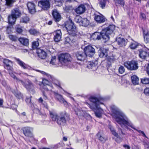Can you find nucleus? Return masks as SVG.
I'll use <instances>...</instances> for the list:
<instances>
[{"label": "nucleus", "mask_w": 149, "mask_h": 149, "mask_svg": "<svg viewBox=\"0 0 149 149\" xmlns=\"http://www.w3.org/2000/svg\"><path fill=\"white\" fill-rule=\"evenodd\" d=\"M115 117L116 121L122 127H125L128 128L127 126L130 127L131 128L136 130L139 133H141L143 136L148 138L143 131L137 130L133 127L132 124L122 112L119 111H116L115 113Z\"/></svg>", "instance_id": "1"}, {"label": "nucleus", "mask_w": 149, "mask_h": 149, "mask_svg": "<svg viewBox=\"0 0 149 149\" xmlns=\"http://www.w3.org/2000/svg\"><path fill=\"white\" fill-rule=\"evenodd\" d=\"M51 118L53 121H56L57 124L60 126L65 125L66 122L69 119V116L65 111L60 112L59 114L49 111Z\"/></svg>", "instance_id": "2"}, {"label": "nucleus", "mask_w": 149, "mask_h": 149, "mask_svg": "<svg viewBox=\"0 0 149 149\" xmlns=\"http://www.w3.org/2000/svg\"><path fill=\"white\" fill-rule=\"evenodd\" d=\"M115 29V26L110 25L108 27L102 29L100 32L101 38L104 40L105 42L109 40L110 36L113 33Z\"/></svg>", "instance_id": "3"}, {"label": "nucleus", "mask_w": 149, "mask_h": 149, "mask_svg": "<svg viewBox=\"0 0 149 149\" xmlns=\"http://www.w3.org/2000/svg\"><path fill=\"white\" fill-rule=\"evenodd\" d=\"M58 60L59 66H68L71 63L72 58L70 54L65 53H62L58 56Z\"/></svg>", "instance_id": "4"}, {"label": "nucleus", "mask_w": 149, "mask_h": 149, "mask_svg": "<svg viewBox=\"0 0 149 149\" xmlns=\"http://www.w3.org/2000/svg\"><path fill=\"white\" fill-rule=\"evenodd\" d=\"M65 26L69 35L72 36H75L77 35L78 33L77 28L71 19H69L68 21L65 23Z\"/></svg>", "instance_id": "5"}, {"label": "nucleus", "mask_w": 149, "mask_h": 149, "mask_svg": "<svg viewBox=\"0 0 149 149\" xmlns=\"http://www.w3.org/2000/svg\"><path fill=\"white\" fill-rule=\"evenodd\" d=\"M90 101L92 103L91 104H88L86 102V104L88 105V107L91 109H95L97 107H100V105L103 104L101 103L99 99L97 97H91L89 98Z\"/></svg>", "instance_id": "6"}, {"label": "nucleus", "mask_w": 149, "mask_h": 149, "mask_svg": "<svg viewBox=\"0 0 149 149\" xmlns=\"http://www.w3.org/2000/svg\"><path fill=\"white\" fill-rule=\"evenodd\" d=\"M26 89L32 94L35 93L34 86L33 84L29 79H28L24 82L22 80H19Z\"/></svg>", "instance_id": "7"}, {"label": "nucleus", "mask_w": 149, "mask_h": 149, "mask_svg": "<svg viewBox=\"0 0 149 149\" xmlns=\"http://www.w3.org/2000/svg\"><path fill=\"white\" fill-rule=\"evenodd\" d=\"M124 65L131 70H136L139 67L137 62L134 60L125 62Z\"/></svg>", "instance_id": "8"}, {"label": "nucleus", "mask_w": 149, "mask_h": 149, "mask_svg": "<svg viewBox=\"0 0 149 149\" xmlns=\"http://www.w3.org/2000/svg\"><path fill=\"white\" fill-rule=\"evenodd\" d=\"M38 5L42 9L46 10L50 7V2L49 0H43L39 2Z\"/></svg>", "instance_id": "9"}, {"label": "nucleus", "mask_w": 149, "mask_h": 149, "mask_svg": "<svg viewBox=\"0 0 149 149\" xmlns=\"http://www.w3.org/2000/svg\"><path fill=\"white\" fill-rule=\"evenodd\" d=\"M84 51L87 56L92 57L95 53V49L92 46L88 45L85 47Z\"/></svg>", "instance_id": "10"}, {"label": "nucleus", "mask_w": 149, "mask_h": 149, "mask_svg": "<svg viewBox=\"0 0 149 149\" xmlns=\"http://www.w3.org/2000/svg\"><path fill=\"white\" fill-rule=\"evenodd\" d=\"M22 130L24 134L26 136L30 138L33 137V128L26 127H23Z\"/></svg>", "instance_id": "11"}, {"label": "nucleus", "mask_w": 149, "mask_h": 149, "mask_svg": "<svg viewBox=\"0 0 149 149\" xmlns=\"http://www.w3.org/2000/svg\"><path fill=\"white\" fill-rule=\"evenodd\" d=\"M117 59V57L115 54L108 56L106 59V66L107 68L111 66V63L114 62Z\"/></svg>", "instance_id": "12"}, {"label": "nucleus", "mask_w": 149, "mask_h": 149, "mask_svg": "<svg viewBox=\"0 0 149 149\" xmlns=\"http://www.w3.org/2000/svg\"><path fill=\"white\" fill-rule=\"evenodd\" d=\"M109 49H107L101 48L98 52L99 56L100 58L107 57L108 55Z\"/></svg>", "instance_id": "13"}, {"label": "nucleus", "mask_w": 149, "mask_h": 149, "mask_svg": "<svg viewBox=\"0 0 149 149\" xmlns=\"http://www.w3.org/2000/svg\"><path fill=\"white\" fill-rule=\"evenodd\" d=\"M36 52L38 56L42 59H45L47 57L46 52L42 49H38L36 50Z\"/></svg>", "instance_id": "14"}, {"label": "nucleus", "mask_w": 149, "mask_h": 149, "mask_svg": "<svg viewBox=\"0 0 149 149\" xmlns=\"http://www.w3.org/2000/svg\"><path fill=\"white\" fill-rule=\"evenodd\" d=\"M76 56L78 60L83 61L86 59L87 56L85 52L84 53L81 52H77L76 53Z\"/></svg>", "instance_id": "15"}, {"label": "nucleus", "mask_w": 149, "mask_h": 149, "mask_svg": "<svg viewBox=\"0 0 149 149\" xmlns=\"http://www.w3.org/2000/svg\"><path fill=\"white\" fill-rule=\"evenodd\" d=\"M54 40L55 42L59 41L61 38V31L59 30L54 31L53 33Z\"/></svg>", "instance_id": "16"}, {"label": "nucleus", "mask_w": 149, "mask_h": 149, "mask_svg": "<svg viewBox=\"0 0 149 149\" xmlns=\"http://www.w3.org/2000/svg\"><path fill=\"white\" fill-rule=\"evenodd\" d=\"M54 19L55 22H59L61 19V15L57 10L55 9L52 12Z\"/></svg>", "instance_id": "17"}, {"label": "nucleus", "mask_w": 149, "mask_h": 149, "mask_svg": "<svg viewBox=\"0 0 149 149\" xmlns=\"http://www.w3.org/2000/svg\"><path fill=\"white\" fill-rule=\"evenodd\" d=\"M94 19L96 22L99 23H103L106 20L104 17L101 14L100 15H95Z\"/></svg>", "instance_id": "18"}, {"label": "nucleus", "mask_w": 149, "mask_h": 149, "mask_svg": "<svg viewBox=\"0 0 149 149\" xmlns=\"http://www.w3.org/2000/svg\"><path fill=\"white\" fill-rule=\"evenodd\" d=\"M52 78L53 79V81H51V82H52L56 86L60 87V82L57 80H55V79L53 77ZM49 81H50L49 80V81L47 79H44L42 80V83L44 85H49Z\"/></svg>", "instance_id": "19"}, {"label": "nucleus", "mask_w": 149, "mask_h": 149, "mask_svg": "<svg viewBox=\"0 0 149 149\" xmlns=\"http://www.w3.org/2000/svg\"><path fill=\"white\" fill-rule=\"evenodd\" d=\"M127 40L124 38L118 37L116 38V42L121 47L125 46L127 43Z\"/></svg>", "instance_id": "20"}, {"label": "nucleus", "mask_w": 149, "mask_h": 149, "mask_svg": "<svg viewBox=\"0 0 149 149\" xmlns=\"http://www.w3.org/2000/svg\"><path fill=\"white\" fill-rule=\"evenodd\" d=\"M27 7L30 13L33 14L36 12L34 4L31 2H29L27 4Z\"/></svg>", "instance_id": "21"}, {"label": "nucleus", "mask_w": 149, "mask_h": 149, "mask_svg": "<svg viewBox=\"0 0 149 149\" xmlns=\"http://www.w3.org/2000/svg\"><path fill=\"white\" fill-rule=\"evenodd\" d=\"M144 41L146 44L149 43V31L147 29H143Z\"/></svg>", "instance_id": "22"}, {"label": "nucleus", "mask_w": 149, "mask_h": 149, "mask_svg": "<svg viewBox=\"0 0 149 149\" xmlns=\"http://www.w3.org/2000/svg\"><path fill=\"white\" fill-rule=\"evenodd\" d=\"M91 39L93 40H99L101 38L100 32H96L92 34L91 36Z\"/></svg>", "instance_id": "23"}, {"label": "nucleus", "mask_w": 149, "mask_h": 149, "mask_svg": "<svg viewBox=\"0 0 149 149\" xmlns=\"http://www.w3.org/2000/svg\"><path fill=\"white\" fill-rule=\"evenodd\" d=\"M85 6L83 5H81L75 9V11L77 14H81L85 12Z\"/></svg>", "instance_id": "24"}, {"label": "nucleus", "mask_w": 149, "mask_h": 149, "mask_svg": "<svg viewBox=\"0 0 149 149\" xmlns=\"http://www.w3.org/2000/svg\"><path fill=\"white\" fill-rule=\"evenodd\" d=\"M87 67L89 69H91L93 71H95L97 69L98 66L95 63L90 61L88 63Z\"/></svg>", "instance_id": "25"}, {"label": "nucleus", "mask_w": 149, "mask_h": 149, "mask_svg": "<svg viewBox=\"0 0 149 149\" xmlns=\"http://www.w3.org/2000/svg\"><path fill=\"white\" fill-rule=\"evenodd\" d=\"M95 112V116L98 118H100L101 117L102 113L103 112V110L100 107H98L95 109H91Z\"/></svg>", "instance_id": "26"}, {"label": "nucleus", "mask_w": 149, "mask_h": 149, "mask_svg": "<svg viewBox=\"0 0 149 149\" xmlns=\"http://www.w3.org/2000/svg\"><path fill=\"white\" fill-rule=\"evenodd\" d=\"M18 40L24 46H28L29 45V40L27 38H20L18 39Z\"/></svg>", "instance_id": "27"}, {"label": "nucleus", "mask_w": 149, "mask_h": 149, "mask_svg": "<svg viewBox=\"0 0 149 149\" xmlns=\"http://www.w3.org/2000/svg\"><path fill=\"white\" fill-rule=\"evenodd\" d=\"M54 93L55 97L60 102L63 103H67L64 100L61 95H60L55 92H54Z\"/></svg>", "instance_id": "28"}, {"label": "nucleus", "mask_w": 149, "mask_h": 149, "mask_svg": "<svg viewBox=\"0 0 149 149\" xmlns=\"http://www.w3.org/2000/svg\"><path fill=\"white\" fill-rule=\"evenodd\" d=\"M11 14L13 16L15 17L16 18L19 17L21 15L19 10L16 8L12 11Z\"/></svg>", "instance_id": "29"}, {"label": "nucleus", "mask_w": 149, "mask_h": 149, "mask_svg": "<svg viewBox=\"0 0 149 149\" xmlns=\"http://www.w3.org/2000/svg\"><path fill=\"white\" fill-rule=\"evenodd\" d=\"M75 40L74 39L73 37L70 36L67 37L65 39V44L69 43L71 44L75 42Z\"/></svg>", "instance_id": "30"}, {"label": "nucleus", "mask_w": 149, "mask_h": 149, "mask_svg": "<svg viewBox=\"0 0 149 149\" xmlns=\"http://www.w3.org/2000/svg\"><path fill=\"white\" fill-rule=\"evenodd\" d=\"M139 51V56L141 58H145L148 56V53L146 51H143L142 49H140Z\"/></svg>", "instance_id": "31"}, {"label": "nucleus", "mask_w": 149, "mask_h": 149, "mask_svg": "<svg viewBox=\"0 0 149 149\" xmlns=\"http://www.w3.org/2000/svg\"><path fill=\"white\" fill-rule=\"evenodd\" d=\"M147 73L149 76V63L148 64L147 67ZM141 82L144 84H149V78H145L141 79Z\"/></svg>", "instance_id": "32"}, {"label": "nucleus", "mask_w": 149, "mask_h": 149, "mask_svg": "<svg viewBox=\"0 0 149 149\" xmlns=\"http://www.w3.org/2000/svg\"><path fill=\"white\" fill-rule=\"evenodd\" d=\"M15 59L17 61L18 63L24 69H26L27 68V65L24 62L20 60L19 59L15 58Z\"/></svg>", "instance_id": "33"}, {"label": "nucleus", "mask_w": 149, "mask_h": 149, "mask_svg": "<svg viewBox=\"0 0 149 149\" xmlns=\"http://www.w3.org/2000/svg\"><path fill=\"white\" fill-rule=\"evenodd\" d=\"M131 80L133 85H135L139 84V79L136 75H134L132 76L131 77Z\"/></svg>", "instance_id": "34"}, {"label": "nucleus", "mask_w": 149, "mask_h": 149, "mask_svg": "<svg viewBox=\"0 0 149 149\" xmlns=\"http://www.w3.org/2000/svg\"><path fill=\"white\" fill-rule=\"evenodd\" d=\"M17 18L13 16L12 14L9 15L8 17L9 23L11 24H14L16 21Z\"/></svg>", "instance_id": "35"}, {"label": "nucleus", "mask_w": 149, "mask_h": 149, "mask_svg": "<svg viewBox=\"0 0 149 149\" xmlns=\"http://www.w3.org/2000/svg\"><path fill=\"white\" fill-rule=\"evenodd\" d=\"M89 21L86 18L82 19L80 26L86 27L89 24Z\"/></svg>", "instance_id": "36"}, {"label": "nucleus", "mask_w": 149, "mask_h": 149, "mask_svg": "<svg viewBox=\"0 0 149 149\" xmlns=\"http://www.w3.org/2000/svg\"><path fill=\"white\" fill-rule=\"evenodd\" d=\"M36 71L38 72H40V73L43 74L45 75L48 78V79H49L50 81H53L52 77L49 74L46 73L45 72L43 71H41L38 70H37Z\"/></svg>", "instance_id": "37"}, {"label": "nucleus", "mask_w": 149, "mask_h": 149, "mask_svg": "<svg viewBox=\"0 0 149 149\" xmlns=\"http://www.w3.org/2000/svg\"><path fill=\"white\" fill-rule=\"evenodd\" d=\"M109 128L110 129L112 134L115 136L118 137V134L116 132L113 127L111 125H109Z\"/></svg>", "instance_id": "38"}, {"label": "nucleus", "mask_w": 149, "mask_h": 149, "mask_svg": "<svg viewBox=\"0 0 149 149\" xmlns=\"http://www.w3.org/2000/svg\"><path fill=\"white\" fill-rule=\"evenodd\" d=\"M29 31L31 34L34 35H36L39 33L38 31L33 29H30L29 30Z\"/></svg>", "instance_id": "39"}, {"label": "nucleus", "mask_w": 149, "mask_h": 149, "mask_svg": "<svg viewBox=\"0 0 149 149\" xmlns=\"http://www.w3.org/2000/svg\"><path fill=\"white\" fill-rule=\"evenodd\" d=\"M114 1L116 6L118 5H120L123 6L124 5V2L123 0H114Z\"/></svg>", "instance_id": "40"}, {"label": "nucleus", "mask_w": 149, "mask_h": 149, "mask_svg": "<svg viewBox=\"0 0 149 149\" xmlns=\"http://www.w3.org/2000/svg\"><path fill=\"white\" fill-rule=\"evenodd\" d=\"M75 111L76 113L77 116H83V111L81 109H75Z\"/></svg>", "instance_id": "41"}, {"label": "nucleus", "mask_w": 149, "mask_h": 149, "mask_svg": "<svg viewBox=\"0 0 149 149\" xmlns=\"http://www.w3.org/2000/svg\"><path fill=\"white\" fill-rule=\"evenodd\" d=\"M38 102L39 103H42L44 106V107L46 109H48V106L47 104L45 102H44L43 103V99L41 97H40L38 99Z\"/></svg>", "instance_id": "42"}, {"label": "nucleus", "mask_w": 149, "mask_h": 149, "mask_svg": "<svg viewBox=\"0 0 149 149\" xmlns=\"http://www.w3.org/2000/svg\"><path fill=\"white\" fill-rule=\"evenodd\" d=\"M137 45V43L135 41H133L131 43L130 47L131 49H134L136 48Z\"/></svg>", "instance_id": "43"}, {"label": "nucleus", "mask_w": 149, "mask_h": 149, "mask_svg": "<svg viewBox=\"0 0 149 149\" xmlns=\"http://www.w3.org/2000/svg\"><path fill=\"white\" fill-rule=\"evenodd\" d=\"M56 57L55 56H52L50 63L52 65H56Z\"/></svg>", "instance_id": "44"}, {"label": "nucleus", "mask_w": 149, "mask_h": 149, "mask_svg": "<svg viewBox=\"0 0 149 149\" xmlns=\"http://www.w3.org/2000/svg\"><path fill=\"white\" fill-rule=\"evenodd\" d=\"M39 45V43L38 41H35L33 42L32 43V47L33 49H37Z\"/></svg>", "instance_id": "45"}, {"label": "nucleus", "mask_w": 149, "mask_h": 149, "mask_svg": "<svg viewBox=\"0 0 149 149\" xmlns=\"http://www.w3.org/2000/svg\"><path fill=\"white\" fill-rule=\"evenodd\" d=\"M82 19V18L80 16H77L74 18V20L76 23H79V25H80Z\"/></svg>", "instance_id": "46"}, {"label": "nucleus", "mask_w": 149, "mask_h": 149, "mask_svg": "<svg viewBox=\"0 0 149 149\" xmlns=\"http://www.w3.org/2000/svg\"><path fill=\"white\" fill-rule=\"evenodd\" d=\"M29 21V18L27 17H24L22 18L20 20V22H21L26 23Z\"/></svg>", "instance_id": "47"}, {"label": "nucleus", "mask_w": 149, "mask_h": 149, "mask_svg": "<svg viewBox=\"0 0 149 149\" xmlns=\"http://www.w3.org/2000/svg\"><path fill=\"white\" fill-rule=\"evenodd\" d=\"M97 136L98 139L101 141L104 142L105 141L106 139L101 136L100 133H98L97 134Z\"/></svg>", "instance_id": "48"}, {"label": "nucleus", "mask_w": 149, "mask_h": 149, "mask_svg": "<svg viewBox=\"0 0 149 149\" xmlns=\"http://www.w3.org/2000/svg\"><path fill=\"white\" fill-rule=\"evenodd\" d=\"M107 3V2L100 1L99 3V4L101 8L104 9L105 8V6Z\"/></svg>", "instance_id": "49"}, {"label": "nucleus", "mask_w": 149, "mask_h": 149, "mask_svg": "<svg viewBox=\"0 0 149 149\" xmlns=\"http://www.w3.org/2000/svg\"><path fill=\"white\" fill-rule=\"evenodd\" d=\"M9 37L10 40L14 41H16L18 39V38L16 36L12 35H9Z\"/></svg>", "instance_id": "50"}, {"label": "nucleus", "mask_w": 149, "mask_h": 149, "mask_svg": "<svg viewBox=\"0 0 149 149\" xmlns=\"http://www.w3.org/2000/svg\"><path fill=\"white\" fill-rule=\"evenodd\" d=\"M3 63L6 64V65H7L8 64H12V62L7 59H4L3 60Z\"/></svg>", "instance_id": "51"}, {"label": "nucleus", "mask_w": 149, "mask_h": 149, "mask_svg": "<svg viewBox=\"0 0 149 149\" xmlns=\"http://www.w3.org/2000/svg\"><path fill=\"white\" fill-rule=\"evenodd\" d=\"M125 69L124 67L122 66H120L119 68V72L122 74L125 72Z\"/></svg>", "instance_id": "52"}, {"label": "nucleus", "mask_w": 149, "mask_h": 149, "mask_svg": "<svg viewBox=\"0 0 149 149\" xmlns=\"http://www.w3.org/2000/svg\"><path fill=\"white\" fill-rule=\"evenodd\" d=\"M13 27L12 26H8L7 27L6 32L8 34H9L11 33V29Z\"/></svg>", "instance_id": "53"}, {"label": "nucleus", "mask_w": 149, "mask_h": 149, "mask_svg": "<svg viewBox=\"0 0 149 149\" xmlns=\"http://www.w3.org/2000/svg\"><path fill=\"white\" fill-rule=\"evenodd\" d=\"M6 3L8 6H10L14 2L13 0H6Z\"/></svg>", "instance_id": "54"}, {"label": "nucleus", "mask_w": 149, "mask_h": 149, "mask_svg": "<svg viewBox=\"0 0 149 149\" xmlns=\"http://www.w3.org/2000/svg\"><path fill=\"white\" fill-rule=\"evenodd\" d=\"M33 111L34 113H36L39 114L40 113V110L39 109L37 108H35L33 109Z\"/></svg>", "instance_id": "55"}, {"label": "nucleus", "mask_w": 149, "mask_h": 149, "mask_svg": "<svg viewBox=\"0 0 149 149\" xmlns=\"http://www.w3.org/2000/svg\"><path fill=\"white\" fill-rule=\"evenodd\" d=\"M144 93L146 95L149 96V88H146L144 91Z\"/></svg>", "instance_id": "56"}, {"label": "nucleus", "mask_w": 149, "mask_h": 149, "mask_svg": "<svg viewBox=\"0 0 149 149\" xmlns=\"http://www.w3.org/2000/svg\"><path fill=\"white\" fill-rule=\"evenodd\" d=\"M140 18L142 19L145 20L146 19V16L144 13H141L140 14Z\"/></svg>", "instance_id": "57"}, {"label": "nucleus", "mask_w": 149, "mask_h": 149, "mask_svg": "<svg viewBox=\"0 0 149 149\" xmlns=\"http://www.w3.org/2000/svg\"><path fill=\"white\" fill-rule=\"evenodd\" d=\"M17 31L19 33H22V29L21 28L17 27L16 29Z\"/></svg>", "instance_id": "58"}, {"label": "nucleus", "mask_w": 149, "mask_h": 149, "mask_svg": "<svg viewBox=\"0 0 149 149\" xmlns=\"http://www.w3.org/2000/svg\"><path fill=\"white\" fill-rule=\"evenodd\" d=\"M10 64H8L5 66V68L8 70H11L12 67L10 65Z\"/></svg>", "instance_id": "59"}, {"label": "nucleus", "mask_w": 149, "mask_h": 149, "mask_svg": "<svg viewBox=\"0 0 149 149\" xmlns=\"http://www.w3.org/2000/svg\"><path fill=\"white\" fill-rule=\"evenodd\" d=\"M42 94H43V99L45 100H46L48 99V97L46 94H45V93H44V92H42Z\"/></svg>", "instance_id": "60"}, {"label": "nucleus", "mask_w": 149, "mask_h": 149, "mask_svg": "<svg viewBox=\"0 0 149 149\" xmlns=\"http://www.w3.org/2000/svg\"><path fill=\"white\" fill-rule=\"evenodd\" d=\"M26 101L27 104H29L31 102V99L30 98H27L26 100Z\"/></svg>", "instance_id": "61"}, {"label": "nucleus", "mask_w": 149, "mask_h": 149, "mask_svg": "<svg viewBox=\"0 0 149 149\" xmlns=\"http://www.w3.org/2000/svg\"><path fill=\"white\" fill-rule=\"evenodd\" d=\"M123 147L126 149H130V147L127 145L125 144L123 145Z\"/></svg>", "instance_id": "62"}, {"label": "nucleus", "mask_w": 149, "mask_h": 149, "mask_svg": "<svg viewBox=\"0 0 149 149\" xmlns=\"http://www.w3.org/2000/svg\"><path fill=\"white\" fill-rule=\"evenodd\" d=\"M14 94L17 97H19L20 96L21 93H16L15 92Z\"/></svg>", "instance_id": "63"}, {"label": "nucleus", "mask_w": 149, "mask_h": 149, "mask_svg": "<svg viewBox=\"0 0 149 149\" xmlns=\"http://www.w3.org/2000/svg\"><path fill=\"white\" fill-rule=\"evenodd\" d=\"M12 77L14 78V79H16L17 81L18 82H20V81H19V80H20V79H18L15 75H14L13 74V75L12 76Z\"/></svg>", "instance_id": "64"}]
</instances>
